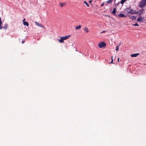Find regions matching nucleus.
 Segmentation results:
<instances>
[{"mask_svg": "<svg viewBox=\"0 0 146 146\" xmlns=\"http://www.w3.org/2000/svg\"><path fill=\"white\" fill-rule=\"evenodd\" d=\"M139 7L143 8L146 6V0H141L138 5Z\"/></svg>", "mask_w": 146, "mask_h": 146, "instance_id": "nucleus-1", "label": "nucleus"}, {"mask_svg": "<svg viewBox=\"0 0 146 146\" xmlns=\"http://www.w3.org/2000/svg\"><path fill=\"white\" fill-rule=\"evenodd\" d=\"M98 46L100 48L105 47L106 46V44L104 42H102L99 43L98 44Z\"/></svg>", "mask_w": 146, "mask_h": 146, "instance_id": "nucleus-2", "label": "nucleus"}, {"mask_svg": "<svg viewBox=\"0 0 146 146\" xmlns=\"http://www.w3.org/2000/svg\"><path fill=\"white\" fill-rule=\"evenodd\" d=\"M8 27V25L7 23H5L3 27H2L1 25L0 26V29H4L5 30H6Z\"/></svg>", "mask_w": 146, "mask_h": 146, "instance_id": "nucleus-3", "label": "nucleus"}, {"mask_svg": "<svg viewBox=\"0 0 146 146\" xmlns=\"http://www.w3.org/2000/svg\"><path fill=\"white\" fill-rule=\"evenodd\" d=\"M145 11V10L144 9L142 8L139 11H138L137 12V13L138 15H142L143 13Z\"/></svg>", "mask_w": 146, "mask_h": 146, "instance_id": "nucleus-4", "label": "nucleus"}, {"mask_svg": "<svg viewBox=\"0 0 146 146\" xmlns=\"http://www.w3.org/2000/svg\"><path fill=\"white\" fill-rule=\"evenodd\" d=\"M139 53H135L130 55L131 57H136L139 55Z\"/></svg>", "mask_w": 146, "mask_h": 146, "instance_id": "nucleus-5", "label": "nucleus"}, {"mask_svg": "<svg viewBox=\"0 0 146 146\" xmlns=\"http://www.w3.org/2000/svg\"><path fill=\"white\" fill-rule=\"evenodd\" d=\"M70 36V35L66 36H62V38H63L64 40H66L68 39Z\"/></svg>", "mask_w": 146, "mask_h": 146, "instance_id": "nucleus-6", "label": "nucleus"}, {"mask_svg": "<svg viewBox=\"0 0 146 146\" xmlns=\"http://www.w3.org/2000/svg\"><path fill=\"white\" fill-rule=\"evenodd\" d=\"M118 15L119 17L120 18L124 17H126V16L124 15L122 13H120V14H119Z\"/></svg>", "mask_w": 146, "mask_h": 146, "instance_id": "nucleus-7", "label": "nucleus"}, {"mask_svg": "<svg viewBox=\"0 0 146 146\" xmlns=\"http://www.w3.org/2000/svg\"><path fill=\"white\" fill-rule=\"evenodd\" d=\"M35 23L38 26L41 27H43V26L40 23L37 22H35Z\"/></svg>", "mask_w": 146, "mask_h": 146, "instance_id": "nucleus-8", "label": "nucleus"}, {"mask_svg": "<svg viewBox=\"0 0 146 146\" xmlns=\"http://www.w3.org/2000/svg\"><path fill=\"white\" fill-rule=\"evenodd\" d=\"M136 11H135L131 9L129 12H128V13H131L132 14H136Z\"/></svg>", "mask_w": 146, "mask_h": 146, "instance_id": "nucleus-9", "label": "nucleus"}, {"mask_svg": "<svg viewBox=\"0 0 146 146\" xmlns=\"http://www.w3.org/2000/svg\"><path fill=\"white\" fill-rule=\"evenodd\" d=\"M58 40L59 42H60V43H63L64 42V40L63 39V38H62V37H60V39H58Z\"/></svg>", "mask_w": 146, "mask_h": 146, "instance_id": "nucleus-10", "label": "nucleus"}, {"mask_svg": "<svg viewBox=\"0 0 146 146\" xmlns=\"http://www.w3.org/2000/svg\"><path fill=\"white\" fill-rule=\"evenodd\" d=\"M81 27L82 26L81 25H79L78 26H77L75 28V29L78 30L79 29L81 28Z\"/></svg>", "mask_w": 146, "mask_h": 146, "instance_id": "nucleus-11", "label": "nucleus"}, {"mask_svg": "<svg viewBox=\"0 0 146 146\" xmlns=\"http://www.w3.org/2000/svg\"><path fill=\"white\" fill-rule=\"evenodd\" d=\"M143 20V18L142 17H139L137 19V21L138 22H141Z\"/></svg>", "mask_w": 146, "mask_h": 146, "instance_id": "nucleus-12", "label": "nucleus"}, {"mask_svg": "<svg viewBox=\"0 0 146 146\" xmlns=\"http://www.w3.org/2000/svg\"><path fill=\"white\" fill-rule=\"evenodd\" d=\"M23 24L24 25H26L27 26H28L29 25V23L27 22H24Z\"/></svg>", "mask_w": 146, "mask_h": 146, "instance_id": "nucleus-13", "label": "nucleus"}, {"mask_svg": "<svg viewBox=\"0 0 146 146\" xmlns=\"http://www.w3.org/2000/svg\"><path fill=\"white\" fill-rule=\"evenodd\" d=\"M116 8H114L112 11V13L113 14H115L116 13Z\"/></svg>", "mask_w": 146, "mask_h": 146, "instance_id": "nucleus-14", "label": "nucleus"}, {"mask_svg": "<svg viewBox=\"0 0 146 146\" xmlns=\"http://www.w3.org/2000/svg\"><path fill=\"white\" fill-rule=\"evenodd\" d=\"M84 30L86 32V33H87L88 32V29L86 27L84 29Z\"/></svg>", "mask_w": 146, "mask_h": 146, "instance_id": "nucleus-15", "label": "nucleus"}, {"mask_svg": "<svg viewBox=\"0 0 146 146\" xmlns=\"http://www.w3.org/2000/svg\"><path fill=\"white\" fill-rule=\"evenodd\" d=\"M126 0H121L120 3L121 4H123Z\"/></svg>", "mask_w": 146, "mask_h": 146, "instance_id": "nucleus-16", "label": "nucleus"}, {"mask_svg": "<svg viewBox=\"0 0 146 146\" xmlns=\"http://www.w3.org/2000/svg\"><path fill=\"white\" fill-rule=\"evenodd\" d=\"M107 3H111L112 2V0H109L107 1Z\"/></svg>", "mask_w": 146, "mask_h": 146, "instance_id": "nucleus-17", "label": "nucleus"}, {"mask_svg": "<svg viewBox=\"0 0 146 146\" xmlns=\"http://www.w3.org/2000/svg\"><path fill=\"white\" fill-rule=\"evenodd\" d=\"M84 3L86 5L87 7H89V5L86 1H84Z\"/></svg>", "mask_w": 146, "mask_h": 146, "instance_id": "nucleus-18", "label": "nucleus"}, {"mask_svg": "<svg viewBox=\"0 0 146 146\" xmlns=\"http://www.w3.org/2000/svg\"><path fill=\"white\" fill-rule=\"evenodd\" d=\"M60 5L61 7H62L64 5V3H61L60 4Z\"/></svg>", "mask_w": 146, "mask_h": 146, "instance_id": "nucleus-19", "label": "nucleus"}, {"mask_svg": "<svg viewBox=\"0 0 146 146\" xmlns=\"http://www.w3.org/2000/svg\"><path fill=\"white\" fill-rule=\"evenodd\" d=\"M113 56H111V60H112L111 61V62H110L109 63H113Z\"/></svg>", "mask_w": 146, "mask_h": 146, "instance_id": "nucleus-20", "label": "nucleus"}, {"mask_svg": "<svg viewBox=\"0 0 146 146\" xmlns=\"http://www.w3.org/2000/svg\"><path fill=\"white\" fill-rule=\"evenodd\" d=\"M133 25L134 26H139V25L137 23H136L135 24H133Z\"/></svg>", "mask_w": 146, "mask_h": 146, "instance_id": "nucleus-21", "label": "nucleus"}, {"mask_svg": "<svg viewBox=\"0 0 146 146\" xmlns=\"http://www.w3.org/2000/svg\"><path fill=\"white\" fill-rule=\"evenodd\" d=\"M119 46H117L116 48V50L117 51L119 50Z\"/></svg>", "mask_w": 146, "mask_h": 146, "instance_id": "nucleus-22", "label": "nucleus"}, {"mask_svg": "<svg viewBox=\"0 0 146 146\" xmlns=\"http://www.w3.org/2000/svg\"><path fill=\"white\" fill-rule=\"evenodd\" d=\"M136 19V17L135 16L133 17L132 18V19L133 20H135Z\"/></svg>", "mask_w": 146, "mask_h": 146, "instance_id": "nucleus-23", "label": "nucleus"}, {"mask_svg": "<svg viewBox=\"0 0 146 146\" xmlns=\"http://www.w3.org/2000/svg\"><path fill=\"white\" fill-rule=\"evenodd\" d=\"M2 23V21L1 20V18L0 17V26H1V25Z\"/></svg>", "mask_w": 146, "mask_h": 146, "instance_id": "nucleus-24", "label": "nucleus"}, {"mask_svg": "<svg viewBox=\"0 0 146 146\" xmlns=\"http://www.w3.org/2000/svg\"><path fill=\"white\" fill-rule=\"evenodd\" d=\"M104 5V3H102L101 5V6H103V5Z\"/></svg>", "mask_w": 146, "mask_h": 146, "instance_id": "nucleus-25", "label": "nucleus"}, {"mask_svg": "<svg viewBox=\"0 0 146 146\" xmlns=\"http://www.w3.org/2000/svg\"><path fill=\"white\" fill-rule=\"evenodd\" d=\"M25 20V19H24L23 20V22H25L24 21Z\"/></svg>", "mask_w": 146, "mask_h": 146, "instance_id": "nucleus-26", "label": "nucleus"}, {"mask_svg": "<svg viewBox=\"0 0 146 146\" xmlns=\"http://www.w3.org/2000/svg\"><path fill=\"white\" fill-rule=\"evenodd\" d=\"M22 44L24 43V41L23 40L22 42Z\"/></svg>", "mask_w": 146, "mask_h": 146, "instance_id": "nucleus-27", "label": "nucleus"}, {"mask_svg": "<svg viewBox=\"0 0 146 146\" xmlns=\"http://www.w3.org/2000/svg\"><path fill=\"white\" fill-rule=\"evenodd\" d=\"M92 2V1L90 0V1H89V3H91Z\"/></svg>", "mask_w": 146, "mask_h": 146, "instance_id": "nucleus-28", "label": "nucleus"}, {"mask_svg": "<svg viewBox=\"0 0 146 146\" xmlns=\"http://www.w3.org/2000/svg\"><path fill=\"white\" fill-rule=\"evenodd\" d=\"M119 58H117V61L118 62H119Z\"/></svg>", "mask_w": 146, "mask_h": 146, "instance_id": "nucleus-29", "label": "nucleus"}, {"mask_svg": "<svg viewBox=\"0 0 146 146\" xmlns=\"http://www.w3.org/2000/svg\"><path fill=\"white\" fill-rule=\"evenodd\" d=\"M105 31H103L102 33H105Z\"/></svg>", "mask_w": 146, "mask_h": 146, "instance_id": "nucleus-30", "label": "nucleus"}]
</instances>
